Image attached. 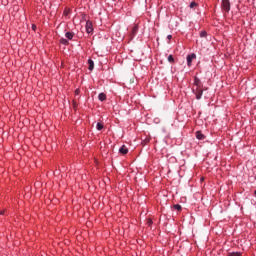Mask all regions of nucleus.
I'll return each instance as SVG.
<instances>
[{
	"label": "nucleus",
	"mask_w": 256,
	"mask_h": 256,
	"mask_svg": "<svg viewBox=\"0 0 256 256\" xmlns=\"http://www.w3.org/2000/svg\"><path fill=\"white\" fill-rule=\"evenodd\" d=\"M64 15H69V11H67V10H64Z\"/></svg>",
	"instance_id": "nucleus-21"
},
{
	"label": "nucleus",
	"mask_w": 256,
	"mask_h": 256,
	"mask_svg": "<svg viewBox=\"0 0 256 256\" xmlns=\"http://www.w3.org/2000/svg\"><path fill=\"white\" fill-rule=\"evenodd\" d=\"M5 213H7V210L0 211V215H5Z\"/></svg>",
	"instance_id": "nucleus-20"
},
{
	"label": "nucleus",
	"mask_w": 256,
	"mask_h": 256,
	"mask_svg": "<svg viewBox=\"0 0 256 256\" xmlns=\"http://www.w3.org/2000/svg\"><path fill=\"white\" fill-rule=\"evenodd\" d=\"M196 139H198V141H204L205 136L201 131H197L196 132Z\"/></svg>",
	"instance_id": "nucleus-7"
},
{
	"label": "nucleus",
	"mask_w": 256,
	"mask_h": 256,
	"mask_svg": "<svg viewBox=\"0 0 256 256\" xmlns=\"http://www.w3.org/2000/svg\"><path fill=\"white\" fill-rule=\"evenodd\" d=\"M194 95H196V99L199 100L203 97V82L197 76L194 77V87L192 88Z\"/></svg>",
	"instance_id": "nucleus-1"
},
{
	"label": "nucleus",
	"mask_w": 256,
	"mask_h": 256,
	"mask_svg": "<svg viewBox=\"0 0 256 256\" xmlns=\"http://www.w3.org/2000/svg\"><path fill=\"white\" fill-rule=\"evenodd\" d=\"M200 37H202V38L207 37V31H201Z\"/></svg>",
	"instance_id": "nucleus-17"
},
{
	"label": "nucleus",
	"mask_w": 256,
	"mask_h": 256,
	"mask_svg": "<svg viewBox=\"0 0 256 256\" xmlns=\"http://www.w3.org/2000/svg\"><path fill=\"white\" fill-rule=\"evenodd\" d=\"M65 37H66V39H68V41H72L73 38L75 37V33H73V32H66L65 33Z\"/></svg>",
	"instance_id": "nucleus-8"
},
{
	"label": "nucleus",
	"mask_w": 256,
	"mask_h": 256,
	"mask_svg": "<svg viewBox=\"0 0 256 256\" xmlns=\"http://www.w3.org/2000/svg\"><path fill=\"white\" fill-rule=\"evenodd\" d=\"M98 99L99 101H107V95L105 93H100Z\"/></svg>",
	"instance_id": "nucleus-10"
},
{
	"label": "nucleus",
	"mask_w": 256,
	"mask_h": 256,
	"mask_svg": "<svg viewBox=\"0 0 256 256\" xmlns=\"http://www.w3.org/2000/svg\"><path fill=\"white\" fill-rule=\"evenodd\" d=\"M103 127H104V125H103V123H101V122H98L97 125H96V129H97L98 131L103 130Z\"/></svg>",
	"instance_id": "nucleus-14"
},
{
	"label": "nucleus",
	"mask_w": 256,
	"mask_h": 256,
	"mask_svg": "<svg viewBox=\"0 0 256 256\" xmlns=\"http://www.w3.org/2000/svg\"><path fill=\"white\" fill-rule=\"evenodd\" d=\"M88 69L89 71H93L95 69V62L92 59H88Z\"/></svg>",
	"instance_id": "nucleus-9"
},
{
	"label": "nucleus",
	"mask_w": 256,
	"mask_h": 256,
	"mask_svg": "<svg viewBox=\"0 0 256 256\" xmlns=\"http://www.w3.org/2000/svg\"><path fill=\"white\" fill-rule=\"evenodd\" d=\"M221 7L225 11V13H229L231 11V1L222 0Z\"/></svg>",
	"instance_id": "nucleus-2"
},
{
	"label": "nucleus",
	"mask_w": 256,
	"mask_h": 256,
	"mask_svg": "<svg viewBox=\"0 0 256 256\" xmlns=\"http://www.w3.org/2000/svg\"><path fill=\"white\" fill-rule=\"evenodd\" d=\"M32 29H34V30H35V29H36V26H35V25H32Z\"/></svg>",
	"instance_id": "nucleus-22"
},
{
	"label": "nucleus",
	"mask_w": 256,
	"mask_h": 256,
	"mask_svg": "<svg viewBox=\"0 0 256 256\" xmlns=\"http://www.w3.org/2000/svg\"><path fill=\"white\" fill-rule=\"evenodd\" d=\"M174 209H176V211H181L182 207L180 204H175Z\"/></svg>",
	"instance_id": "nucleus-16"
},
{
	"label": "nucleus",
	"mask_w": 256,
	"mask_h": 256,
	"mask_svg": "<svg viewBox=\"0 0 256 256\" xmlns=\"http://www.w3.org/2000/svg\"><path fill=\"white\" fill-rule=\"evenodd\" d=\"M190 9H195V7H199V4L195 1L191 2L189 5Z\"/></svg>",
	"instance_id": "nucleus-12"
},
{
	"label": "nucleus",
	"mask_w": 256,
	"mask_h": 256,
	"mask_svg": "<svg viewBox=\"0 0 256 256\" xmlns=\"http://www.w3.org/2000/svg\"><path fill=\"white\" fill-rule=\"evenodd\" d=\"M193 59H197V55H195V53L189 54L187 56L186 61H187L188 67H191V65L193 63Z\"/></svg>",
	"instance_id": "nucleus-3"
},
{
	"label": "nucleus",
	"mask_w": 256,
	"mask_h": 256,
	"mask_svg": "<svg viewBox=\"0 0 256 256\" xmlns=\"http://www.w3.org/2000/svg\"><path fill=\"white\" fill-rule=\"evenodd\" d=\"M168 61H169V63H175V58L173 57V55H169L168 56Z\"/></svg>",
	"instance_id": "nucleus-15"
},
{
	"label": "nucleus",
	"mask_w": 256,
	"mask_h": 256,
	"mask_svg": "<svg viewBox=\"0 0 256 256\" xmlns=\"http://www.w3.org/2000/svg\"><path fill=\"white\" fill-rule=\"evenodd\" d=\"M167 39H168V41H171V40L173 39V35L169 34V35L167 36Z\"/></svg>",
	"instance_id": "nucleus-18"
},
{
	"label": "nucleus",
	"mask_w": 256,
	"mask_h": 256,
	"mask_svg": "<svg viewBox=\"0 0 256 256\" xmlns=\"http://www.w3.org/2000/svg\"><path fill=\"white\" fill-rule=\"evenodd\" d=\"M227 256H243L241 252H229Z\"/></svg>",
	"instance_id": "nucleus-11"
},
{
	"label": "nucleus",
	"mask_w": 256,
	"mask_h": 256,
	"mask_svg": "<svg viewBox=\"0 0 256 256\" xmlns=\"http://www.w3.org/2000/svg\"><path fill=\"white\" fill-rule=\"evenodd\" d=\"M119 153H121L122 155H127V153H129V148H127V146L122 145L119 148Z\"/></svg>",
	"instance_id": "nucleus-6"
},
{
	"label": "nucleus",
	"mask_w": 256,
	"mask_h": 256,
	"mask_svg": "<svg viewBox=\"0 0 256 256\" xmlns=\"http://www.w3.org/2000/svg\"><path fill=\"white\" fill-rule=\"evenodd\" d=\"M147 223H148V225H153V220L148 219Z\"/></svg>",
	"instance_id": "nucleus-19"
},
{
	"label": "nucleus",
	"mask_w": 256,
	"mask_h": 256,
	"mask_svg": "<svg viewBox=\"0 0 256 256\" xmlns=\"http://www.w3.org/2000/svg\"><path fill=\"white\" fill-rule=\"evenodd\" d=\"M75 93H76V95H78V93H79V90H76V91H75Z\"/></svg>",
	"instance_id": "nucleus-23"
},
{
	"label": "nucleus",
	"mask_w": 256,
	"mask_h": 256,
	"mask_svg": "<svg viewBox=\"0 0 256 256\" xmlns=\"http://www.w3.org/2000/svg\"><path fill=\"white\" fill-rule=\"evenodd\" d=\"M139 33V24H135L131 30L130 37L133 39Z\"/></svg>",
	"instance_id": "nucleus-4"
},
{
	"label": "nucleus",
	"mask_w": 256,
	"mask_h": 256,
	"mask_svg": "<svg viewBox=\"0 0 256 256\" xmlns=\"http://www.w3.org/2000/svg\"><path fill=\"white\" fill-rule=\"evenodd\" d=\"M86 33H93V22H91L90 20L86 22Z\"/></svg>",
	"instance_id": "nucleus-5"
},
{
	"label": "nucleus",
	"mask_w": 256,
	"mask_h": 256,
	"mask_svg": "<svg viewBox=\"0 0 256 256\" xmlns=\"http://www.w3.org/2000/svg\"><path fill=\"white\" fill-rule=\"evenodd\" d=\"M60 43H61V45H69V40H67L65 38H61Z\"/></svg>",
	"instance_id": "nucleus-13"
}]
</instances>
